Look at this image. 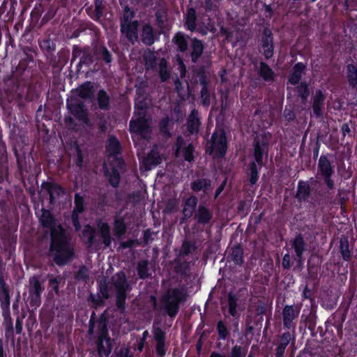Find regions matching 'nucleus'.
<instances>
[{"label": "nucleus", "mask_w": 357, "mask_h": 357, "mask_svg": "<svg viewBox=\"0 0 357 357\" xmlns=\"http://www.w3.org/2000/svg\"><path fill=\"white\" fill-rule=\"evenodd\" d=\"M94 341L99 357H109L113 349V339L108 328L107 310H104L97 319Z\"/></svg>", "instance_id": "nucleus-3"}, {"label": "nucleus", "mask_w": 357, "mask_h": 357, "mask_svg": "<svg viewBox=\"0 0 357 357\" xmlns=\"http://www.w3.org/2000/svg\"><path fill=\"white\" fill-rule=\"evenodd\" d=\"M39 222L43 228L50 229V244L47 255L52 257L59 266L68 264L75 257L70 235L61 225H56L54 215L48 209H41Z\"/></svg>", "instance_id": "nucleus-2"}, {"label": "nucleus", "mask_w": 357, "mask_h": 357, "mask_svg": "<svg viewBox=\"0 0 357 357\" xmlns=\"http://www.w3.org/2000/svg\"><path fill=\"white\" fill-rule=\"evenodd\" d=\"M66 108L71 116H65L64 123L69 127L77 126L74 118L79 122H89V112L84 102L75 96H70L66 100Z\"/></svg>", "instance_id": "nucleus-5"}, {"label": "nucleus", "mask_w": 357, "mask_h": 357, "mask_svg": "<svg viewBox=\"0 0 357 357\" xmlns=\"http://www.w3.org/2000/svg\"><path fill=\"white\" fill-rule=\"evenodd\" d=\"M75 206L72 211V224L76 231L81 229L79 214L82 213L85 210L84 198L79 193H75L74 197Z\"/></svg>", "instance_id": "nucleus-16"}, {"label": "nucleus", "mask_w": 357, "mask_h": 357, "mask_svg": "<svg viewBox=\"0 0 357 357\" xmlns=\"http://www.w3.org/2000/svg\"><path fill=\"white\" fill-rule=\"evenodd\" d=\"M296 85V94L300 98L301 103L305 105L310 95V85L305 81L301 82Z\"/></svg>", "instance_id": "nucleus-42"}, {"label": "nucleus", "mask_w": 357, "mask_h": 357, "mask_svg": "<svg viewBox=\"0 0 357 357\" xmlns=\"http://www.w3.org/2000/svg\"><path fill=\"white\" fill-rule=\"evenodd\" d=\"M135 16V11L128 6L123 8L122 16L120 18V24H130Z\"/></svg>", "instance_id": "nucleus-54"}, {"label": "nucleus", "mask_w": 357, "mask_h": 357, "mask_svg": "<svg viewBox=\"0 0 357 357\" xmlns=\"http://www.w3.org/2000/svg\"><path fill=\"white\" fill-rule=\"evenodd\" d=\"M195 151V148L192 143H189L183 149V156L185 161L188 162H192L194 161L195 155L194 153Z\"/></svg>", "instance_id": "nucleus-59"}, {"label": "nucleus", "mask_w": 357, "mask_h": 357, "mask_svg": "<svg viewBox=\"0 0 357 357\" xmlns=\"http://www.w3.org/2000/svg\"><path fill=\"white\" fill-rule=\"evenodd\" d=\"M45 290L43 281L40 280V276L33 275L29 278L28 298L29 305L36 310L42 303V294Z\"/></svg>", "instance_id": "nucleus-10"}, {"label": "nucleus", "mask_w": 357, "mask_h": 357, "mask_svg": "<svg viewBox=\"0 0 357 357\" xmlns=\"http://www.w3.org/2000/svg\"><path fill=\"white\" fill-rule=\"evenodd\" d=\"M129 132L136 134L143 139H146L151 132V128L146 116H138L129 122Z\"/></svg>", "instance_id": "nucleus-14"}, {"label": "nucleus", "mask_w": 357, "mask_h": 357, "mask_svg": "<svg viewBox=\"0 0 357 357\" xmlns=\"http://www.w3.org/2000/svg\"><path fill=\"white\" fill-rule=\"evenodd\" d=\"M347 78L351 87H357V67L353 63H349L347 66Z\"/></svg>", "instance_id": "nucleus-48"}, {"label": "nucleus", "mask_w": 357, "mask_h": 357, "mask_svg": "<svg viewBox=\"0 0 357 357\" xmlns=\"http://www.w3.org/2000/svg\"><path fill=\"white\" fill-rule=\"evenodd\" d=\"M96 231L93 227L87 224L82 230L80 238L87 245L88 248L98 244L96 238Z\"/></svg>", "instance_id": "nucleus-30"}, {"label": "nucleus", "mask_w": 357, "mask_h": 357, "mask_svg": "<svg viewBox=\"0 0 357 357\" xmlns=\"http://www.w3.org/2000/svg\"><path fill=\"white\" fill-rule=\"evenodd\" d=\"M247 351L246 348L238 344H235L231 349L229 357H246Z\"/></svg>", "instance_id": "nucleus-62"}, {"label": "nucleus", "mask_w": 357, "mask_h": 357, "mask_svg": "<svg viewBox=\"0 0 357 357\" xmlns=\"http://www.w3.org/2000/svg\"><path fill=\"white\" fill-rule=\"evenodd\" d=\"M112 283L115 288V305L121 314H123L126 310V299L128 293L131 291V286L128 280L126 273L119 271L113 277Z\"/></svg>", "instance_id": "nucleus-6"}, {"label": "nucleus", "mask_w": 357, "mask_h": 357, "mask_svg": "<svg viewBox=\"0 0 357 357\" xmlns=\"http://www.w3.org/2000/svg\"><path fill=\"white\" fill-rule=\"evenodd\" d=\"M186 300V292L182 288L168 289L160 297V302L165 312L175 318L180 310V304Z\"/></svg>", "instance_id": "nucleus-4"}, {"label": "nucleus", "mask_w": 357, "mask_h": 357, "mask_svg": "<svg viewBox=\"0 0 357 357\" xmlns=\"http://www.w3.org/2000/svg\"><path fill=\"white\" fill-rule=\"evenodd\" d=\"M77 58H79V61L76 65L77 73L78 74L83 66L90 67L93 64L97 63L95 47H91L89 45L80 47L78 45H73L72 47L71 65Z\"/></svg>", "instance_id": "nucleus-9"}, {"label": "nucleus", "mask_w": 357, "mask_h": 357, "mask_svg": "<svg viewBox=\"0 0 357 357\" xmlns=\"http://www.w3.org/2000/svg\"><path fill=\"white\" fill-rule=\"evenodd\" d=\"M98 227L105 247H109L112 241V238L109 224L107 222H101L98 225Z\"/></svg>", "instance_id": "nucleus-40"}, {"label": "nucleus", "mask_w": 357, "mask_h": 357, "mask_svg": "<svg viewBox=\"0 0 357 357\" xmlns=\"http://www.w3.org/2000/svg\"><path fill=\"white\" fill-rule=\"evenodd\" d=\"M161 162V159L158 152L151 151L144 161L145 165L157 166Z\"/></svg>", "instance_id": "nucleus-57"}, {"label": "nucleus", "mask_w": 357, "mask_h": 357, "mask_svg": "<svg viewBox=\"0 0 357 357\" xmlns=\"http://www.w3.org/2000/svg\"><path fill=\"white\" fill-rule=\"evenodd\" d=\"M260 47L262 49V54L266 60L271 59L274 54V38L271 29L268 26L264 28L261 40Z\"/></svg>", "instance_id": "nucleus-15"}, {"label": "nucleus", "mask_w": 357, "mask_h": 357, "mask_svg": "<svg viewBox=\"0 0 357 357\" xmlns=\"http://www.w3.org/2000/svg\"><path fill=\"white\" fill-rule=\"evenodd\" d=\"M174 262H175V267H174L175 272L181 276L186 275L188 271L190 270V263L186 260H181L178 258H176L174 260Z\"/></svg>", "instance_id": "nucleus-50"}, {"label": "nucleus", "mask_w": 357, "mask_h": 357, "mask_svg": "<svg viewBox=\"0 0 357 357\" xmlns=\"http://www.w3.org/2000/svg\"><path fill=\"white\" fill-rule=\"evenodd\" d=\"M22 50L20 60L12 70L11 75L5 79L6 93L17 102L20 109H22L26 102H31L36 98L35 91L27 86L26 83L32 76L31 69L36 67V48L24 46Z\"/></svg>", "instance_id": "nucleus-1"}, {"label": "nucleus", "mask_w": 357, "mask_h": 357, "mask_svg": "<svg viewBox=\"0 0 357 357\" xmlns=\"http://www.w3.org/2000/svg\"><path fill=\"white\" fill-rule=\"evenodd\" d=\"M258 75L266 82H272L275 79V73L264 61H261L257 71Z\"/></svg>", "instance_id": "nucleus-34"}, {"label": "nucleus", "mask_w": 357, "mask_h": 357, "mask_svg": "<svg viewBox=\"0 0 357 357\" xmlns=\"http://www.w3.org/2000/svg\"><path fill=\"white\" fill-rule=\"evenodd\" d=\"M202 103L205 107H208L211 104V95L208 90V85L202 86L200 92Z\"/></svg>", "instance_id": "nucleus-63"}, {"label": "nucleus", "mask_w": 357, "mask_h": 357, "mask_svg": "<svg viewBox=\"0 0 357 357\" xmlns=\"http://www.w3.org/2000/svg\"><path fill=\"white\" fill-rule=\"evenodd\" d=\"M74 278L77 281H86L89 278V269L85 265L79 266L78 271L75 273Z\"/></svg>", "instance_id": "nucleus-61"}, {"label": "nucleus", "mask_w": 357, "mask_h": 357, "mask_svg": "<svg viewBox=\"0 0 357 357\" xmlns=\"http://www.w3.org/2000/svg\"><path fill=\"white\" fill-rule=\"evenodd\" d=\"M41 188L49 194L50 204H54L56 197H59L66 192L63 187L55 182L43 181L41 183Z\"/></svg>", "instance_id": "nucleus-18"}, {"label": "nucleus", "mask_w": 357, "mask_h": 357, "mask_svg": "<svg viewBox=\"0 0 357 357\" xmlns=\"http://www.w3.org/2000/svg\"><path fill=\"white\" fill-rule=\"evenodd\" d=\"M103 9L102 0H95L94 8L92 6L86 8V12L92 20L98 22L103 16Z\"/></svg>", "instance_id": "nucleus-36"}, {"label": "nucleus", "mask_w": 357, "mask_h": 357, "mask_svg": "<svg viewBox=\"0 0 357 357\" xmlns=\"http://www.w3.org/2000/svg\"><path fill=\"white\" fill-rule=\"evenodd\" d=\"M291 247L295 252L298 263L302 264L304 260L303 254L307 250V243L301 233L295 236V238L291 242Z\"/></svg>", "instance_id": "nucleus-25"}, {"label": "nucleus", "mask_w": 357, "mask_h": 357, "mask_svg": "<svg viewBox=\"0 0 357 357\" xmlns=\"http://www.w3.org/2000/svg\"><path fill=\"white\" fill-rule=\"evenodd\" d=\"M202 122L199 116V112L194 108L191 110L186 121V128L188 132L191 135H197L200 130Z\"/></svg>", "instance_id": "nucleus-24"}, {"label": "nucleus", "mask_w": 357, "mask_h": 357, "mask_svg": "<svg viewBox=\"0 0 357 357\" xmlns=\"http://www.w3.org/2000/svg\"><path fill=\"white\" fill-rule=\"evenodd\" d=\"M189 38H191L189 36L182 31H178L173 36L172 42L176 46L177 50L183 54L188 50V40Z\"/></svg>", "instance_id": "nucleus-32"}, {"label": "nucleus", "mask_w": 357, "mask_h": 357, "mask_svg": "<svg viewBox=\"0 0 357 357\" xmlns=\"http://www.w3.org/2000/svg\"><path fill=\"white\" fill-rule=\"evenodd\" d=\"M8 155L6 146L4 142L0 139V181H3L8 176Z\"/></svg>", "instance_id": "nucleus-29"}, {"label": "nucleus", "mask_w": 357, "mask_h": 357, "mask_svg": "<svg viewBox=\"0 0 357 357\" xmlns=\"http://www.w3.org/2000/svg\"><path fill=\"white\" fill-rule=\"evenodd\" d=\"M340 253L345 261H349L351 259V253L349 250V243L347 237H342L340 240Z\"/></svg>", "instance_id": "nucleus-47"}, {"label": "nucleus", "mask_w": 357, "mask_h": 357, "mask_svg": "<svg viewBox=\"0 0 357 357\" xmlns=\"http://www.w3.org/2000/svg\"><path fill=\"white\" fill-rule=\"evenodd\" d=\"M96 100L100 110L109 111L111 109V97L104 89L98 91Z\"/></svg>", "instance_id": "nucleus-35"}, {"label": "nucleus", "mask_w": 357, "mask_h": 357, "mask_svg": "<svg viewBox=\"0 0 357 357\" xmlns=\"http://www.w3.org/2000/svg\"><path fill=\"white\" fill-rule=\"evenodd\" d=\"M205 45L202 40H200L197 37L190 38L189 55L192 63H197L199 59L202 57Z\"/></svg>", "instance_id": "nucleus-21"}, {"label": "nucleus", "mask_w": 357, "mask_h": 357, "mask_svg": "<svg viewBox=\"0 0 357 357\" xmlns=\"http://www.w3.org/2000/svg\"><path fill=\"white\" fill-rule=\"evenodd\" d=\"M95 52L96 53L97 63L100 60H102L107 64L112 63L113 59L112 54L105 45H96Z\"/></svg>", "instance_id": "nucleus-41"}, {"label": "nucleus", "mask_w": 357, "mask_h": 357, "mask_svg": "<svg viewBox=\"0 0 357 357\" xmlns=\"http://www.w3.org/2000/svg\"><path fill=\"white\" fill-rule=\"evenodd\" d=\"M197 250V243L195 241L184 240L181 244L178 257H187Z\"/></svg>", "instance_id": "nucleus-45"}, {"label": "nucleus", "mask_w": 357, "mask_h": 357, "mask_svg": "<svg viewBox=\"0 0 357 357\" xmlns=\"http://www.w3.org/2000/svg\"><path fill=\"white\" fill-rule=\"evenodd\" d=\"M159 76L162 82H166L170 77V73L167 68V62L162 59L159 64Z\"/></svg>", "instance_id": "nucleus-64"}, {"label": "nucleus", "mask_w": 357, "mask_h": 357, "mask_svg": "<svg viewBox=\"0 0 357 357\" xmlns=\"http://www.w3.org/2000/svg\"><path fill=\"white\" fill-rule=\"evenodd\" d=\"M211 186V181L206 178H197L190 183V188L195 192L203 191L206 194Z\"/></svg>", "instance_id": "nucleus-38"}, {"label": "nucleus", "mask_w": 357, "mask_h": 357, "mask_svg": "<svg viewBox=\"0 0 357 357\" xmlns=\"http://www.w3.org/2000/svg\"><path fill=\"white\" fill-rule=\"evenodd\" d=\"M301 310V305H285L282 311V325L284 329L296 331L297 319Z\"/></svg>", "instance_id": "nucleus-11"}, {"label": "nucleus", "mask_w": 357, "mask_h": 357, "mask_svg": "<svg viewBox=\"0 0 357 357\" xmlns=\"http://www.w3.org/2000/svg\"><path fill=\"white\" fill-rule=\"evenodd\" d=\"M306 68V64L303 62L295 63L288 77V83L296 86L301 82L303 75L305 74Z\"/></svg>", "instance_id": "nucleus-26"}, {"label": "nucleus", "mask_w": 357, "mask_h": 357, "mask_svg": "<svg viewBox=\"0 0 357 357\" xmlns=\"http://www.w3.org/2000/svg\"><path fill=\"white\" fill-rule=\"evenodd\" d=\"M284 330L285 331H284L280 336L278 344H282L286 347H287L289 344L294 346L296 338V331L291 329Z\"/></svg>", "instance_id": "nucleus-44"}, {"label": "nucleus", "mask_w": 357, "mask_h": 357, "mask_svg": "<svg viewBox=\"0 0 357 357\" xmlns=\"http://www.w3.org/2000/svg\"><path fill=\"white\" fill-rule=\"evenodd\" d=\"M47 278H49V287L53 290L55 294H58L59 291V284L61 282V277L60 275L53 277L52 275L48 274Z\"/></svg>", "instance_id": "nucleus-60"}, {"label": "nucleus", "mask_w": 357, "mask_h": 357, "mask_svg": "<svg viewBox=\"0 0 357 357\" xmlns=\"http://www.w3.org/2000/svg\"><path fill=\"white\" fill-rule=\"evenodd\" d=\"M169 123L170 119L168 116L162 118L159 123L160 132L165 137H170L172 135Z\"/></svg>", "instance_id": "nucleus-56"}, {"label": "nucleus", "mask_w": 357, "mask_h": 357, "mask_svg": "<svg viewBox=\"0 0 357 357\" xmlns=\"http://www.w3.org/2000/svg\"><path fill=\"white\" fill-rule=\"evenodd\" d=\"M228 150V141L224 129H215L205 146L206 153L213 159L225 157Z\"/></svg>", "instance_id": "nucleus-7"}, {"label": "nucleus", "mask_w": 357, "mask_h": 357, "mask_svg": "<svg viewBox=\"0 0 357 357\" xmlns=\"http://www.w3.org/2000/svg\"><path fill=\"white\" fill-rule=\"evenodd\" d=\"M243 249L241 245H235L231 249V253L229 257L231 260L237 266H241L243 262Z\"/></svg>", "instance_id": "nucleus-46"}, {"label": "nucleus", "mask_w": 357, "mask_h": 357, "mask_svg": "<svg viewBox=\"0 0 357 357\" xmlns=\"http://www.w3.org/2000/svg\"><path fill=\"white\" fill-rule=\"evenodd\" d=\"M239 296L230 291L227 294V310L228 313L235 319H238L240 317V313L238 310L240 309L239 305Z\"/></svg>", "instance_id": "nucleus-27"}, {"label": "nucleus", "mask_w": 357, "mask_h": 357, "mask_svg": "<svg viewBox=\"0 0 357 357\" xmlns=\"http://www.w3.org/2000/svg\"><path fill=\"white\" fill-rule=\"evenodd\" d=\"M139 22L137 20L132 21L130 24H120L121 32L123 34L127 40L134 45L138 41V28Z\"/></svg>", "instance_id": "nucleus-19"}, {"label": "nucleus", "mask_w": 357, "mask_h": 357, "mask_svg": "<svg viewBox=\"0 0 357 357\" xmlns=\"http://www.w3.org/2000/svg\"><path fill=\"white\" fill-rule=\"evenodd\" d=\"M0 305L2 309V315L4 317L6 324V336H13V326L10 316V296L9 286L6 284L3 272L0 269Z\"/></svg>", "instance_id": "nucleus-8"}, {"label": "nucleus", "mask_w": 357, "mask_h": 357, "mask_svg": "<svg viewBox=\"0 0 357 357\" xmlns=\"http://www.w3.org/2000/svg\"><path fill=\"white\" fill-rule=\"evenodd\" d=\"M153 334L155 341V350L156 357H165L167 351V345L165 343V332L160 327L153 326Z\"/></svg>", "instance_id": "nucleus-17"}, {"label": "nucleus", "mask_w": 357, "mask_h": 357, "mask_svg": "<svg viewBox=\"0 0 357 357\" xmlns=\"http://www.w3.org/2000/svg\"><path fill=\"white\" fill-rule=\"evenodd\" d=\"M326 96L321 89H317L312 97V114L316 118H321L323 116L324 101Z\"/></svg>", "instance_id": "nucleus-20"}, {"label": "nucleus", "mask_w": 357, "mask_h": 357, "mask_svg": "<svg viewBox=\"0 0 357 357\" xmlns=\"http://www.w3.org/2000/svg\"><path fill=\"white\" fill-rule=\"evenodd\" d=\"M95 25L91 22L80 24L79 26L73 31L70 38H77L82 33L86 31L87 29L93 31Z\"/></svg>", "instance_id": "nucleus-58"}, {"label": "nucleus", "mask_w": 357, "mask_h": 357, "mask_svg": "<svg viewBox=\"0 0 357 357\" xmlns=\"http://www.w3.org/2000/svg\"><path fill=\"white\" fill-rule=\"evenodd\" d=\"M105 151L109 158L117 159L121 154L122 146L119 139L114 135H109L105 142Z\"/></svg>", "instance_id": "nucleus-22"}, {"label": "nucleus", "mask_w": 357, "mask_h": 357, "mask_svg": "<svg viewBox=\"0 0 357 357\" xmlns=\"http://www.w3.org/2000/svg\"><path fill=\"white\" fill-rule=\"evenodd\" d=\"M38 45L41 51L46 55H52L56 50V41L46 36L38 40Z\"/></svg>", "instance_id": "nucleus-33"}, {"label": "nucleus", "mask_w": 357, "mask_h": 357, "mask_svg": "<svg viewBox=\"0 0 357 357\" xmlns=\"http://www.w3.org/2000/svg\"><path fill=\"white\" fill-rule=\"evenodd\" d=\"M216 331L218 333V339L219 340H226L230 335L229 330L226 324L222 320H220L216 324Z\"/></svg>", "instance_id": "nucleus-51"}, {"label": "nucleus", "mask_w": 357, "mask_h": 357, "mask_svg": "<svg viewBox=\"0 0 357 357\" xmlns=\"http://www.w3.org/2000/svg\"><path fill=\"white\" fill-rule=\"evenodd\" d=\"M137 271L140 279L145 280L151 276L149 273V263L147 260H142L138 262Z\"/></svg>", "instance_id": "nucleus-52"}, {"label": "nucleus", "mask_w": 357, "mask_h": 357, "mask_svg": "<svg viewBox=\"0 0 357 357\" xmlns=\"http://www.w3.org/2000/svg\"><path fill=\"white\" fill-rule=\"evenodd\" d=\"M197 203L198 199L197 197L194 195L190 196L185 200L184 206L182 211L184 218L189 219L193 215Z\"/></svg>", "instance_id": "nucleus-37"}, {"label": "nucleus", "mask_w": 357, "mask_h": 357, "mask_svg": "<svg viewBox=\"0 0 357 357\" xmlns=\"http://www.w3.org/2000/svg\"><path fill=\"white\" fill-rule=\"evenodd\" d=\"M197 13L194 8H189L185 17L184 26L187 30L194 31L197 26Z\"/></svg>", "instance_id": "nucleus-43"}, {"label": "nucleus", "mask_w": 357, "mask_h": 357, "mask_svg": "<svg viewBox=\"0 0 357 357\" xmlns=\"http://www.w3.org/2000/svg\"><path fill=\"white\" fill-rule=\"evenodd\" d=\"M259 165L257 162L255 161H252L249 163L248 169H249V182L250 185H255L259 178V169L258 167Z\"/></svg>", "instance_id": "nucleus-49"}, {"label": "nucleus", "mask_w": 357, "mask_h": 357, "mask_svg": "<svg viewBox=\"0 0 357 357\" xmlns=\"http://www.w3.org/2000/svg\"><path fill=\"white\" fill-rule=\"evenodd\" d=\"M140 36L142 43L146 46H151L157 39L154 29L149 23L142 26Z\"/></svg>", "instance_id": "nucleus-28"}, {"label": "nucleus", "mask_w": 357, "mask_h": 357, "mask_svg": "<svg viewBox=\"0 0 357 357\" xmlns=\"http://www.w3.org/2000/svg\"><path fill=\"white\" fill-rule=\"evenodd\" d=\"M94 92L93 83L89 81L84 82L77 89V96L82 99H91Z\"/></svg>", "instance_id": "nucleus-39"}, {"label": "nucleus", "mask_w": 357, "mask_h": 357, "mask_svg": "<svg viewBox=\"0 0 357 357\" xmlns=\"http://www.w3.org/2000/svg\"><path fill=\"white\" fill-rule=\"evenodd\" d=\"M318 172L324 177V183L329 190L335 188V182L332 178L334 174V167L327 155L322 154L318 162Z\"/></svg>", "instance_id": "nucleus-13"}, {"label": "nucleus", "mask_w": 357, "mask_h": 357, "mask_svg": "<svg viewBox=\"0 0 357 357\" xmlns=\"http://www.w3.org/2000/svg\"><path fill=\"white\" fill-rule=\"evenodd\" d=\"M311 195V188L308 181L300 180L298 182L296 199L300 202L307 201Z\"/></svg>", "instance_id": "nucleus-31"}, {"label": "nucleus", "mask_w": 357, "mask_h": 357, "mask_svg": "<svg viewBox=\"0 0 357 357\" xmlns=\"http://www.w3.org/2000/svg\"><path fill=\"white\" fill-rule=\"evenodd\" d=\"M127 228L124 219L122 218H116L114 222V232L116 236H121L126 233Z\"/></svg>", "instance_id": "nucleus-53"}, {"label": "nucleus", "mask_w": 357, "mask_h": 357, "mask_svg": "<svg viewBox=\"0 0 357 357\" xmlns=\"http://www.w3.org/2000/svg\"><path fill=\"white\" fill-rule=\"evenodd\" d=\"M212 211L205 205L199 204L195 211L194 218L199 225L206 226L210 225L213 219Z\"/></svg>", "instance_id": "nucleus-23"}, {"label": "nucleus", "mask_w": 357, "mask_h": 357, "mask_svg": "<svg viewBox=\"0 0 357 357\" xmlns=\"http://www.w3.org/2000/svg\"><path fill=\"white\" fill-rule=\"evenodd\" d=\"M88 301L91 303V307L97 310L98 307H102L105 305V298L101 297L100 294L96 296L91 293L88 297Z\"/></svg>", "instance_id": "nucleus-55"}, {"label": "nucleus", "mask_w": 357, "mask_h": 357, "mask_svg": "<svg viewBox=\"0 0 357 357\" xmlns=\"http://www.w3.org/2000/svg\"><path fill=\"white\" fill-rule=\"evenodd\" d=\"M252 146L255 162H257L261 168L264 165V157L267 158L269 151V144L266 135H263L261 138L255 137L253 139Z\"/></svg>", "instance_id": "nucleus-12"}]
</instances>
